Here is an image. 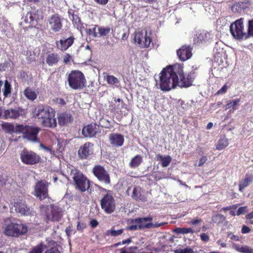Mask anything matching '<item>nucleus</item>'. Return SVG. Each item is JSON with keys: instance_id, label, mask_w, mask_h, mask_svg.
<instances>
[{"instance_id": "nucleus-23", "label": "nucleus", "mask_w": 253, "mask_h": 253, "mask_svg": "<svg viewBox=\"0 0 253 253\" xmlns=\"http://www.w3.org/2000/svg\"><path fill=\"white\" fill-rule=\"evenodd\" d=\"M60 61V55L56 52H49L46 55L45 62L50 67L57 65Z\"/></svg>"}, {"instance_id": "nucleus-12", "label": "nucleus", "mask_w": 253, "mask_h": 253, "mask_svg": "<svg viewBox=\"0 0 253 253\" xmlns=\"http://www.w3.org/2000/svg\"><path fill=\"white\" fill-rule=\"evenodd\" d=\"M244 18L236 20L230 27V32L233 37L238 40H246V33L244 30Z\"/></svg>"}, {"instance_id": "nucleus-60", "label": "nucleus", "mask_w": 253, "mask_h": 253, "mask_svg": "<svg viewBox=\"0 0 253 253\" xmlns=\"http://www.w3.org/2000/svg\"><path fill=\"white\" fill-rule=\"evenodd\" d=\"M104 121L107 122L106 125H105L104 127L106 128H111L113 127V126L110 124V122L108 120H104Z\"/></svg>"}, {"instance_id": "nucleus-17", "label": "nucleus", "mask_w": 253, "mask_h": 253, "mask_svg": "<svg viewBox=\"0 0 253 253\" xmlns=\"http://www.w3.org/2000/svg\"><path fill=\"white\" fill-rule=\"evenodd\" d=\"M100 132L99 126L92 123L84 126L82 129V134L85 137H93Z\"/></svg>"}, {"instance_id": "nucleus-20", "label": "nucleus", "mask_w": 253, "mask_h": 253, "mask_svg": "<svg viewBox=\"0 0 253 253\" xmlns=\"http://www.w3.org/2000/svg\"><path fill=\"white\" fill-rule=\"evenodd\" d=\"M75 40L74 36H70L64 40L61 39L56 42V47L61 51H65L72 45Z\"/></svg>"}, {"instance_id": "nucleus-1", "label": "nucleus", "mask_w": 253, "mask_h": 253, "mask_svg": "<svg viewBox=\"0 0 253 253\" xmlns=\"http://www.w3.org/2000/svg\"><path fill=\"white\" fill-rule=\"evenodd\" d=\"M32 114L44 127L54 128L57 126L55 111L49 106L42 104L36 105L32 109Z\"/></svg>"}, {"instance_id": "nucleus-41", "label": "nucleus", "mask_w": 253, "mask_h": 253, "mask_svg": "<svg viewBox=\"0 0 253 253\" xmlns=\"http://www.w3.org/2000/svg\"><path fill=\"white\" fill-rule=\"evenodd\" d=\"M43 252V244L41 243L33 247L29 253H42Z\"/></svg>"}, {"instance_id": "nucleus-21", "label": "nucleus", "mask_w": 253, "mask_h": 253, "mask_svg": "<svg viewBox=\"0 0 253 253\" xmlns=\"http://www.w3.org/2000/svg\"><path fill=\"white\" fill-rule=\"evenodd\" d=\"M110 143L115 147H121L124 143V137L120 133H111L109 135Z\"/></svg>"}, {"instance_id": "nucleus-18", "label": "nucleus", "mask_w": 253, "mask_h": 253, "mask_svg": "<svg viewBox=\"0 0 253 253\" xmlns=\"http://www.w3.org/2000/svg\"><path fill=\"white\" fill-rule=\"evenodd\" d=\"M94 145L92 143L87 142L82 145L78 150V155L80 159H86L93 154Z\"/></svg>"}, {"instance_id": "nucleus-51", "label": "nucleus", "mask_w": 253, "mask_h": 253, "mask_svg": "<svg viewBox=\"0 0 253 253\" xmlns=\"http://www.w3.org/2000/svg\"><path fill=\"white\" fill-rule=\"evenodd\" d=\"M200 238L201 240L205 242H208L210 239L209 236L205 233H203L200 235Z\"/></svg>"}, {"instance_id": "nucleus-14", "label": "nucleus", "mask_w": 253, "mask_h": 253, "mask_svg": "<svg viewBox=\"0 0 253 253\" xmlns=\"http://www.w3.org/2000/svg\"><path fill=\"white\" fill-rule=\"evenodd\" d=\"M40 156L36 153L25 148L20 153L21 162L26 165H33L36 164L40 162Z\"/></svg>"}, {"instance_id": "nucleus-25", "label": "nucleus", "mask_w": 253, "mask_h": 253, "mask_svg": "<svg viewBox=\"0 0 253 253\" xmlns=\"http://www.w3.org/2000/svg\"><path fill=\"white\" fill-rule=\"evenodd\" d=\"M14 207L16 211L24 215H30L32 214V211L26 204L21 201L15 203Z\"/></svg>"}, {"instance_id": "nucleus-49", "label": "nucleus", "mask_w": 253, "mask_h": 253, "mask_svg": "<svg viewBox=\"0 0 253 253\" xmlns=\"http://www.w3.org/2000/svg\"><path fill=\"white\" fill-rule=\"evenodd\" d=\"M72 56L69 53L66 54L63 57V62L64 64H68L71 60Z\"/></svg>"}, {"instance_id": "nucleus-40", "label": "nucleus", "mask_w": 253, "mask_h": 253, "mask_svg": "<svg viewBox=\"0 0 253 253\" xmlns=\"http://www.w3.org/2000/svg\"><path fill=\"white\" fill-rule=\"evenodd\" d=\"M240 102V99H237L231 101L230 102L226 104V105L225 106V109H229L231 108H232L234 110L235 109V106L237 105Z\"/></svg>"}, {"instance_id": "nucleus-36", "label": "nucleus", "mask_w": 253, "mask_h": 253, "mask_svg": "<svg viewBox=\"0 0 253 253\" xmlns=\"http://www.w3.org/2000/svg\"><path fill=\"white\" fill-rule=\"evenodd\" d=\"M228 144V140L227 138H220L216 145V149L218 150H222L227 147Z\"/></svg>"}, {"instance_id": "nucleus-37", "label": "nucleus", "mask_w": 253, "mask_h": 253, "mask_svg": "<svg viewBox=\"0 0 253 253\" xmlns=\"http://www.w3.org/2000/svg\"><path fill=\"white\" fill-rule=\"evenodd\" d=\"M173 231L176 234H186L194 233V231L191 228L177 227L174 229Z\"/></svg>"}, {"instance_id": "nucleus-45", "label": "nucleus", "mask_w": 253, "mask_h": 253, "mask_svg": "<svg viewBox=\"0 0 253 253\" xmlns=\"http://www.w3.org/2000/svg\"><path fill=\"white\" fill-rule=\"evenodd\" d=\"M124 230L123 229H121L118 230H115L114 229L111 228L110 230V235L112 236L116 237L122 234L123 233Z\"/></svg>"}, {"instance_id": "nucleus-11", "label": "nucleus", "mask_w": 253, "mask_h": 253, "mask_svg": "<svg viewBox=\"0 0 253 253\" xmlns=\"http://www.w3.org/2000/svg\"><path fill=\"white\" fill-rule=\"evenodd\" d=\"M33 194L40 201L48 198L50 199L48 195V185L45 180H39L36 183Z\"/></svg>"}, {"instance_id": "nucleus-43", "label": "nucleus", "mask_w": 253, "mask_h": 253, "mask_svg": "<svg viewBox=\"0 0 253 253\" xmlns=\"http://www.w3.org/2000/svg\"><path fill=\"white\" fill-rule=\"evenodd\" d=\"M97 27V25H94L93 28H89L88 30L87 34L93 38H96L98 37V33L96 32V28Z\"/></svg>"}, {"instance_id": "nucleus-3", "label": "nucleus", "mask_w": 253, "mask_h": 253, "mask_svg": "<svg viewBox=\"0 0 253 253\" xmlns=\"http://www.w3.org/2000/svg\"><path fill=\"white\" fill-rule=\"evenodd\" d=\"M153 217L149 216L145 217H138L131 220V223L133 224L128 226L126 227V230L129 231H135L137 230H143L144 229H149L152 228L159 227L163 225L166 223L162 222L160 223L153 224L151 221Z\"/></svg>"}, {"instance_id": "nucleus-31", "label": "nucleus", "mask_w": 253, "mask_h": 253, "mask_svg": "<svg viewBox=\"0 0 253 253\" xmlns=\"http://www.w3.org/2000/svg\"><path fill=\"white\" fill-rule=\"evenodd\" d=\"M143 162V158L139 155L135 156L129 163V166L132 169L139 167Z\"/></svg>"}, {"instance_id": "nucleus-47", "label": "nucleus", "mask_w": 253, "mask_h": 253, "mask_svg": "<svg viewBox=\"0 0 253 253\" xmlns=\"http://www.w3.org/2000/svg\"><path fill=\"white\" fill-rule=\"evenodd\" d=\"M45 253H61L58 248L56 247H53L49 249H47Z\"/></svg>"}, {"instance_id": "nucleus-19", "label": "nucleus", "mask_w": 253, "mask_h": 253, "mask_svg": "<svg viewBox=\"0 0 253 253\" xmlns=\"http://www.w3.org/2000/svg\"><path fill=\"white\" fill-rule=\"evenodd\" d=\"M192 48L190 45H183L177 50V54L180 60L185 61L191 57Z\"/></svg>"}, {"instance_id": "nucleus-56", "label": "nucleus", "mask_w": 253, "mask_h": 253, "mask_svg": "<svg viewBox=\"0 0 253 253\" xmlns=\"http://www.w3.org/2000/svg\"><path fill=\"white\" fill-rule=\"evenodd\" d=\"M90 225L91 227L95 228L98 225V222L96 219H92L90 222Z\"/></svg>"}, {"instance_id": "nucleus-7", "label": "nucleus", "mask_w": 253, "mask_h": 253, "mask_svg": "<svg viewBox=\"0 0 253 253\" xmlns=\"http://www.w3.org/2000/svg\"><path fill=\"white\" fill-rule=\"evenodd\" d=\"M41 128L34 126L17 125L16 133L22 134L23 137L34 142L40 141L38 135Z\"/></svg>"}, {"instance_id": "nucleus-32", "label": "nucleus", "mask_w": 253, "mask_h": 253, "mask_svg": "<svg viewBox=\"0 0 253 253\" xmlns=\"http://www.w3.org/2000/svg\"><path fill=\"white\" fill-rule=\"evenodd\" d=\"M234 249L242 253H253V249L248 246H242L238 244L234 245Z\"/></svg>"}, {"instance_id": "nucleus-2", "label": "nucleus", "mask_w": 253, "mask_h": 253, "mask_svg": "<svg viewBox=\"0 0 253 253\" xmlns=\"http://www.w3.org/2000/svg\"><path fill=\"white\" fill-rule=\"evenodd\" d=\"M160 87L163 91H169L178 84V80L174 71V65L164 68L160 73Z\"/></svg>"}, {"instance_id": "nucleus-26", "label": "nucleus", "mask_w": 253, "mask_h": 253, "mask_svg": "<svg viewBox=\"0 0 253 253\" xmlns=\"http://www.w3.org/2000/svg\"><path fill=\"white\" fill-rule=\"evenodd\" d=\"M57 118L59 125L61 126H63L70 123L73 120L71 115L67 112L58 113Z\"/></svg>"}, {"instance_id": "nucleus-57", "label": "nucleus", "mask_w": 253, "mask_h": 253, "mask_svg": "<svg viewBox=\"0 0 253 253\" xmlns=\"http://www.w3.org/2000/svg\"><path fill=\"white\" fill-rule=\"evenodd\" d=\"M202 221L201 219H193L191 220L190 223L192 225H196Z\"/></svg>"}, {"instance_id": "nucleus-64", "label": "nucleus", "mask_w": 253, "mask_h": 253, "mask_svg": "<svg viewBox=\"0 0 253 253\" xmlns=\"http://www.w3.org/2000/svg\"><path fill=\"white\" fill-rule=\"evenodd\" d=\"M232 207L227 206L226 207L222 208V210H223L224 211H229V210H231L232 209Z\"/></svg>"}, {"instance_id": "nucleus-28", "label": "nucleus", "mask_w": 253, "mask_h": 253, "mask_svg": "<svg viewBox=\"0 0 253 253\" xmlns=\"http://www.w3.org/2000/svg\"><path fill=\"white\" fill-rule=\"evenodd\" d=\"M104 80L109 85H114L117 87L120 85V80L113 75H106L104 76Z\"/></svg>"}, {"instance_id": "nucleus-9", "label": "nucleus", "mask_w": 253, "mask_h": 253, "mask_svg": "<svg viewBox=\"0 0 253 253\" xmlns=\"http://www.w3.org/2000/svg\"><path fill=\"white\" fill-rule=\"evenodd\" d=\"M71 175L72 176L76 188L81 192H84L89 189V181L79 169H72Z\"/></svg>"}, {"instance_id": "nucleus-16", "label": "nucleus", "mask_w": 253, "mask_h": 253, "mask_svg": "<svg viewBox=\"0 0 253 253\" xmlns=\"http://www.w3.org/2000/svg\"><path fill=\"white\" fill-rule=\"evenodd\" d=\"M150 35L151 34H148L147 31L138 32L135 35L134 41L137 42L140 47H148L152 41Z\"/></svg>"}, {"instance_id": "nucleus-4", "label": "nucleus", "mask_w": 253, "mask_h": 253, "mask_svg": "<svg viewBox=\"0 0 253 253\" xmlns=\"http://www.w3.org/2000/svg\"><path fill=\"white\" fill-rule=\"evenodd\" d=\"M174 71L178 80L177 86L180 87H188L192 85L196 77V73L192 71L185 76L183 71V66L180 64L174 65Z\"/></svg>"}, {"instance_id": "nucleus-50", "label": "nucleus", "mask_w": 253, "mask_h": 253, "mask_svg": "<svg viewBox=\"0 0 253 253\" xmlns=\"http://www.w3.org/2000/svg\"><path fill=\"white\" fill-rule=\"evenodd\" d=\"M208 158L206 156H203L199 160V163L198 164L199 167H202L204 165V164L207 161Z\"/></svg>"}, {"instance_id": "nucleus-15", "label": "nucleus", "mask_w": 253, "mask_h": 253, "mask_svg": "<svg viewBox=\"0 0 253 253\" xmlns=\"http://www.w3.org/2000/svg\"><path fill=\"white\" fill-rule=\"evenodd\" d=\"M63 19L58 13L50 16L47 20L50 30L53 33L60 32L63 28Z\"/></svg>"}, {"instance_id": "nucleus-46", "label": "nucleus", "mask_w": 253, "mask_h": 253, "mask_svg": "<svg viewBox=\"0 0 253 253\" xmlns=\"http://www.w3.org/2000/svg\"><path fill=\"white\" fill-rule=\"evenodd\" d=\"M138 249V248L136 246L130 247L128 248V250L130 251V252H127L126 251V250L125 247L120 249V253H133V252L136 251Z\"/></svg>"}, {"instance_id": "nucleus-44", "label": "nucleus", "mask_w": 253, "mask_h": 253, "mask_svg": "<svg viewBox=\"0 0 253 253\" xmlns=\"http://www.w3.org/2000/svg\"><path fill=\"white\" fill-rule=\"evenodd\" d=\"M72 20L73 23L74 25L79 26L80 24H81V20L80 19V18L79 17V16L78 15L73 13L72 14Z\"/></svg>"}, {"instance_id": "nucleus-33", "label": "nucleus", "mask_w": 253, "mask_h": 253, "mask_svg": "<svg viewBox=\"0 0 253 253\" xmlns=\"http://www.w3.org/2000/svg\"><path fill=\"white\" fill-rule=\"evenodd\" d=\"M25 96L29 100L34 101L37 98V93L30 87H27L24 91Z\"/></svg>"}, {"instance_id": "nucleus-58", "label": "nucleus", "mask_w": 253, "mask_h": 253, "mask_svg": "<svg viewBox=\"0 0 253 253\" xmlns=\"http://www.w3.org/2000/svg\"><path fill=\"white\" fill-rule=\"evenodd\" d=\"M96 3L101 5H105L107 3L108 0H94Z\"/></svg>"}, {"instance_id": "nucleus-55", "label": "nucleus", "mask_w": 253, "mask_h": 253, "mask_svg": "<svg viewBox=\"0 0 253 253\" xmlns=\"http://www.w3.org/2000/svg\"><path fill=\"white\" fill-rule=\"evenodd\" d=\"M228 236L230 237V238L232 240H234L235 241L239 240V237L237 235H234L231 233H228Z\"/></svg>"}, {"instance_id": "nucleus-52", "label": "nucleus", "mask_w": 253, "mask_h": 253, "mask_svg": "<svg viewBox=\"0 0 253 253\" xmlns=\"http://www.w3.org/2000/svg\"><path fill=\"white\" fill-rule=\"evenodd\" d=\"M86 224L84 223L78 222L77 225V229L78 230L81 231L83 230L86 227Z\"/></svg>"}, {"instance_id": "nucleus-6", "label": "nucleus", "mask_w": 253, "mask_h": 253, "mask_svg": "<svg viewBox=\"0 0 253 253\" xmlns=\"http://www.w3.org/2000/svg\"><path fill=\"white\" fill-rule=\"evenodd\" d=\"M96 187L102 191L106 192L100 200V206L102 210L107 214H111L116 210V202L112 195V192L110 190L102 187L101 186L95 184Z\"/></svg>"}, {"instance_id": "nucleus-38", "label": "nucleus", "mask_w": 253, "mask_h": 253, "mask_svg": "<svg viewBox=\"0 0 253 253\" xmlns=\"http://www.w3.org/2000/svg\"><path fill=\"white\" fill-rule=\"evenodd\" d=\"M251 36L253 37V19L248 21V32L246 33V38L248 39Z\"/></svg>"}, {"instance_id": "nucleus-13", "label": "nucleus", "mask_w": 253, "mask_h": 253, "mask_svg": "<svg viewBox=\"0 0 253 253\" xmlns=\"http://www.w3.org/2000/svg\"><path fill=\"white\" fill-rule=\"evenodd\" d=\"M92 172L100 182L106 185L111 184L109 173L103 166L100 165H95L92 169Z\"/></svg>"}, {"instance_id": "nucleus-34", "label": "nucleus", "mask_w": 253, "mask_h": 253, "mask_svg": "<svg viewBox=\"0 0 253 253\" xmlns=\"http://www.w3.org/2000/svg\"><path fill=\"white\" fill-rule=\"evenodd\" d=\"M252 178L250 176L246 175L245 178L239 184V190L241 192L243 191V189L252 182Z\"/></svg>"}, {"instance_id": "nucleus-59", "label": "nucleus", "mask_w": 253, "mask_h": 253, "mask_svg": "<svg viewBox=\"0 0 253 253\" xmlns=\"http://www.w3.org/2000/svg\"><path fill=\"white\" fill-rule=\"evenodd\" d=\"M72 231V230L71 226H68L66 228L65 232L68 236H70Z\"/></svg>"}, {"instance_id": "nucleus-48", "label": "nucleus", "mask_w": 253, "mask_h": 253, "mask_svg": "<svg viewBox=\"0 0 253 253\" xmlns=\"http://www.w3.org/2000/svg\"><path fill=\"white\" fill-rule=\"evenodd\" d=\"M247 207L246 206L241 207L238 209L237 215H239L241 214H243L245 212H247Z\"/></svg>"}, {"instance_id": "nucleus-30", "label": "nucleus", "mask_w": 253, "mask_h": 253, "mask_svg": "<svg viewBox=\"0 0 253 253\" xmlns=\"http://www.w3.org/2000/svg\"><path fill=\"white\" fill-rule=\"evenodd\" d=\"M1 129L6 133H16L17 125L14 126L11 123H3L1 124Z\"/></svg>"}, {"instance_id": "nucleus-29", "label": "nucleus", "mask_w": 253, "mask_h": 253, "mask_svg": "<svg viewBox=\"0 0 253 253\" xmlns=\"http://www.w3.org/2000/svg\"><path fill=\"white\" fill-rule=\"evenodd\" d=\"M156 160L157 161H161L162 166L164 168H166L170 164L171 161V158L169 155L163 157L160 154H158L156 156Z\"/></svg>"}, {"instance_id": "nucleus-54", "label": "nucleus", "mask_w": 253, "mask_h": 253, "mask_svg": "<svg viewBox=\"0 0 253 253\" xmlns=\"http://www.w3.org/2000/svg\"><path fill=\"white\" fill-rule=\"evenodd\" d=\"M250 228L246 225H243L241 230V232L243 234L248 233L250 232Z\"/></svg>"}, {"instance_id": "nucleus-5", "label": "nucleus", "mask_w": 253, "mask_h": 253, "mask_svg": "<svg viewBox=\"0 0 253 253\" xmlns=\"http://www.w3.org/2000/svg\"><path fill=\"white\" fill-rule=\"evenodd\" d=\"M44 219L46 222L59 221L63 215L62 209L55 204L43 206L41 207Z\"/></svg>"}, {"instance_id": "nucleus-27", "label": "nucleus", "mask_w": 253, "mask_h": 253, "mask_svg": "<svg viewBox=\"0 0 253 253\" xmlns=\"http://www.w3.org/2000/svg\"><path fill=\"white\" fill-rule=\"evenodd\" d=\"M143 190L139 186H135L132 190L131 198L136 201H145V197L142 195Z\"/></svg>"}, {"instance_id": "nucleus-22", "label": "nucleus", "mask_w": 253, "mask_h": 253, "mask_svg": "<svg viewBox=\"0 0 253 253\" xmlns=\"http://www.w3.org/2000/svg\"><path fill=\"white\" fill-rule=\"evenodd\" d=\"M28 17L30 19V23L33 25L36 24L39 20H42L43 16L41 10L34 9L27 13L26 18Z\"/></svg>"}, {"instance_id": "nucleus-42", "label": "nucleus", "mask_w": 253, "mask_h": 253, "mask_svg": "<svg viewBox=\"0 0 253 253\" xmlns=\"http://www.w3.org/2000/svg\"><path fill=\"white\" fill-rule=\"evenodd\" d=\"M174 253H194L193 249L190 247H187L185 249H178L174 250Z\"/></svg>"}, {"instance_id": "nucleus-63", "label": "nucleus", "mask_w": 253, "mask_h": 253, "mask_svg": "<svg viewBox=\"0 0 253 253\" xmlns=\"http://www.w3.org/2000/svg\"><path fill=\"white\" fill-rule=\"evenodd\" d=\"M246 218L248 219H251L253 218V212H250L246 215Z\"/></svg>"}, {"instance_id": "nucleus-8", "label": "nucleus", "mask_w": 253, "mask_h": 253, "mask_svg": "<svg viewBox=\"0 0 253 253\" xmlns=\"http://www.w3.org/2000/svg\"><path fill=\"white\" fill-rule=\"evenodd\" d=\"M69 86L75 90L83 89L85 86L86 79L84 74L79 70H73L68 75Z\"/></svg>"}, {"instance_id": "nucleus-53", "label": "nucleus", "mask_w": 253, "mask_h": 253, "mask_svg": "<svg viewBox=\"0 0 253 253\" xmlns=\"http://www.w3.org/2000/svg\"><path fill=\"white\" fill-rule=\"evenodd\" d=\"M227 87L226 84L224 85L221 89L217 91V94H222L225 93L227 91Z\"/></svg>"}, {"instance_id": "nucleus-62", "label": "nucleus", "mask_w": 253, "mask_h": 253, "mask_svg": "<svg viewBox=\"0 0 253 253\" xmlns=\"http://www.w3.org/2000/svg\"><path fill=\"white\" fill-rule=\"evenodd\" d=\"M132 241L131 238H128L126 240H123L122 242V244H129Z\"/></svg>"}, {"instance_id": "nucleus-61", "label": "nucleus", "mask_w": 253, "mask_h": 253, "mask_svg": "<svg viewBox=\"0 0 253 253\" xmlns=\"http://www.w3.org/2000/svg\"><path fill=\"white\" fill-rule=\"evenodd\" d=\"M139 1H143L147 3H153L157 2V0H138Z\"/></svg>"}, {"instance_id": "nucleus-35", "label": "nucleus", "mask_w": 253, "mask_h": 253, "mask_svg": "<svg viewBox=\"0 0 253 253\" xmlns=\"http://www.w3.org/2000/svg\"><path fill=\"white\" fill-rule=\"evenodd\" d=\"M11 92V85L10 83L7 81L5 80L4 84V88L3 89V95L4 98L7 97Z\"/></svg>"}, {"instance_id": "nucleus-10", "label": "nucleus", "mask_w": 253, "mask_h": 253, "mask_svg": "<svg viewBox=\"0 0 253 253\" xmlns=\"http://www.w3.org/2000/svg\"><path fill=\"white\" fill-rule=\"evenodd\" d=\"M27 232L28 227L26 225L13 222L6 224L3 230L4 235L12 237H18Z\"/></svg>"}, {"instance_id": "nucleus-24", "label": "nucleus", "mask_w": 253, "mask_h": 253, "mask_svg": "<svg viewBox=\"0 0 253 253\" xmlns=\"http://www.w3.org/2000/svg\"><path fill=\"white\" fill-rule=\"evenodd\" d=\"M251 4L249 0H244L243 1H235L231 6V10L234 12L240 13L242 10L248 8Z\"/></svg>"}, {"instance_id": "nucleus-39", "label": "nucleus", "mask_w": 253, "mask_h": 253, "mask_svg": "<svg viewBox=\"0 0 253 253\" xmlns=\"http://www.w3.org/2000/svg\"><path fill=\"white\" fill-rule=\"evenodd\" d=\"M99 36H105L107 35L111 31L109 27H98V28Z\"/></svg>"}]
</instances>
